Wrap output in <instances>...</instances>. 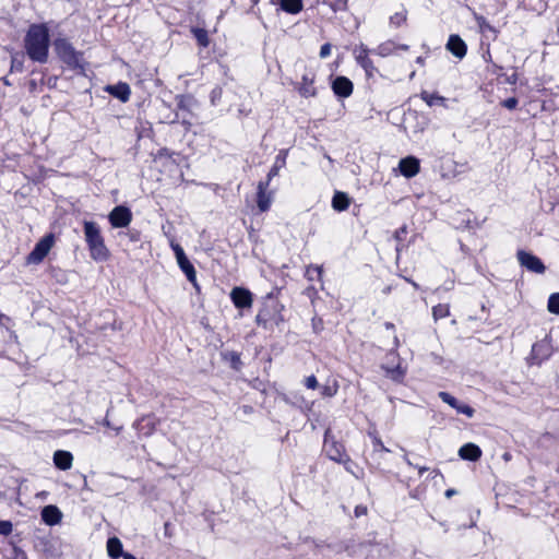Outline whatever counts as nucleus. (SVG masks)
<instances>
[{
  "mask_svg": "<svg viewBox=\"0 0 559 559\" xmlns=\"http://www.w3.org/2000/svg\"><path fill=\"white\" fill-rule=\"evenodd\" d=\"M24 48L28 58L46 63L49 53V29L46 24H32L24 37Z\"/></svg>",
  "mask_w": 559,
  "mask_h": 559,
  "instance_id": "f257e3e1",
  "label": "nucleus"
},
{
  "mask_svg": "<svg viewBox=\"0 0 559 559\" xmlns=\"http://www.w3.org/2000/svg\"><path fill=\"white\" fill-rule=\"evenodd\" d=\"M83 230L91 258L96 262L106 261L110 253L105 245V240L98 224L95 222L85 221L83 224Z\"/></svg>",
  "mask_w": 559,
  "mask_h": 559,
  "instance_id": "f03ea898",
  "label": "nucleus"
},
{
  "mask_svg": "<svg viewBox=\"0 0 559 559\" xmlns=\"http://www.w3.org/2000/svg\"><path fill=\"white\" fill-rule=\"evenodd\" d=\"M283 308V305H281L277 299L272 296H267L255 317L257 324L262 325L263 328H267L269 323L278 325L284 321L282 314Z\"/></svg>",
  "mask_w": 559,
  "mask_h": 559,
  "instance_id": "7ed1b4c3",
  "label": "nucleus"
},
{
  "mask_svg": "<svg viewBox=\"0 0 559 559\" xmlns=\"http://www.w3.org/2000/svg\"><path fill=\"white\" fill-rule=\"evenodd\" d=\"M323 451L330 460L336 463H350V457L346 453L344 444L335 439L330 428L324 432Z\"/></svg>",
  "mask_w": 559,
  "mask_h": 559,
  "instance_id": "20e7f679",
  "label": "nucleus"
},
{
  "mask_svg": "<svg viewBox=\"0 0 559 559\" xmlns=\"http://www.w3.org/2000/svg\"><path fill=\"white\" fill-rule=\"evenodd\" d=\"M58 57L69 67L76 68L80 66L81 53L78 52L72 44L66 38H58L53 43Z\"/></svg>",
  "mask_w": 559,
  "mask_h": 559,
  "instance_id": "39448f33",
  "label": "nucleus"
},
{
  "mask_svg": "<svg viewBox=\"0 0 559 559\" xmlns=\"http://www.w3.org/2000/svg\"><path fill=\"white\" fill-rule=\"evenodd\" d=\"M55 242V236L48 234L44 236L26 257L27 264H39L47 257Z\"/></svg>",
  "mask_w": 559,
  "mask_h": 559,
  "instance_id": "423d86ee",
  "label": "nucleus"
},
{
  "mask_svg": "<svg viewBox=\"0 0 559 559\" xmlns=\"http://www.w3.org/2000/svg\"><path fill=\"white\" fill-rule=\"evenodd\" d=\"M370 53H372L371 49H369L366 45L360 44L356 46L354 49V56L357 64L361 67L366 73L368 79L374 78L376 74L379 73V70L373 64V61L370 59Z\"/></svg>",
  "mask_w": 559,
  "mask_h": 559,
  "instance_id": "0eeeda50",
  "label": "nucleus"
},
{
  "mask_svg": "<svg viewBox=\"0 0 559 559\" xmlns=\"http://www.w3.org/2000/svg\"><path fill=\"white\" fill-rule=\"evenodd\" d=\"M516 258L520 265L532 273L543 274L546 270L545 264L538 257L525 250H519L516 253Z\"/></svg>",
  "mask_w": 559,
  "mask_h": 559,
  "instance_id": "6e6552de",
  "label": "nucleus"
},
{
  "mask_svg": "<svg viewBox=\"0 0 559 559\" xmlns=\"http://www.w3.org/2000/svg\"><path fill=\"white\" fill-rule=\"evenodd\" d=\"M110 225L114 228L127 227L132 221V213L129 207L118 205L112 209L108 215Z\"/></svg>",
  "mask_w": 559,
  "mask_h": 559,
  "instance_id": "1a4fd4ad",
  "label": "nucleus"
},
{
  "mask_svg": "<svg viewBox=\"0 0 559 559\" xmlns=\"http://www.w3.org/2000/svg\"><path fill=\"white\" fill-rule=\"evenodd\" d=\"M230 299L238 309H249L253 302L252 293L243 287H234L230 292Z\"/></svg>",
  "mask_w": 559,
  "mask_h": 559,
  "instance_id": "9d476101",
  "label": "nucleus"
},
{
  "mask_svg": "<svg viewBox=\"0 0 559 559\" xmlns=\"http://www.w3.org/2000/svg\"><path fill=\"white\" fill-rule=\"evenodd\" d=\"M438 396L440 397V400L442 402L450 405L459 414H463V415L467 416L468 418H472L474 416L475 409L472 406L461 403L456 397H454L450 393L441 391L438 393Z\"/></svg>",
  "mask_w": 559,
  "mask_h": 559,
  "instance_id": "9b49d317",
  "label": "nucleus"
},
{
  "mask_svg": "<svg viewBox=\"0 0 559 559\" xmlns=\"http://www.w3.org/2000/svg\"><path fill=\"white\" fill-rule=\"evenodd\" d=\"M353 82L346 76H336L332 82V91L337 97L347 98L353 94Z\"/></svg>",
  "mask_w": 559,
  "mask_h": 559,
  "instance_id": "f8f14e48",
  "label": "nucleus"
},
{
  "mask_svg": "<svg viewBox=\"0 0 559 559\" xmlns=\"http://www.w3.org/2000/svg\"><path fill=\"white\" fill-rule=\"evenodd\" d=\"M269 180L260 181L257 187V204L261 212H265L270 209L272 203V195L267 192Z\"/></svg>",
  "mask_w": 559,
  "mask_h": 559,
  "instance_id": "ddd939ff",
  "label": "nucleus"
},
{
  "mask_svg": "<svg viewBox=\"0 0 559 559\" xmlns=\"http://www.w3.org/2000/svg\"><path fill=\"white\" fill-rule=\"evenodd\" d=\"M399 169L404 177L412 178L420 170L419 159L414 156L404 157L399 163Z\"/></svg>",
  "mask_w": 559,
  "mask_h": 559,
  "instance_id": "4468645a",
  "label": "nucleus"
},
{
  "mask_svg": "<svg viewBox=\"0 0 559 559\" xmlns=\"http://www.w3.org/2000/svg\"><path fill=\"white\" fill-rule=\"evenodd\" d=\"M178 266L185 273L187 280L193 285L197 292H200V285L197 281V272L193 264L187 255L177 259Z\"/></svg>",
  "mask_w": 559,
  "mask_h": 559,
  "instance_id": "2eb2a0df",
  "label": "nucleus"
},
{
  "mask_svg": "<svg viewBox=\"0 0 559 559\" xmlns=\"http://www.w3.org/2000/svg\"><path fill=\"white\" fill-rule=\"evenodd\" d=\"M447 49L456 58L462 59L467 52V46L465 41L456 34L450 35Z\"/></svg>",
  "mask_w": 559,
  "mask_h": 559,
  "instance_id": "dca6fc26",
  "label": "nucleus"
},
{
  "mask_svg": "<svg viewBox=\"0 0 559 559\" xmlns=\"http://www.w3.org/2000/svg\"><path fill=\"white\" fill-rule=\"evenodd\" d=\"M301 97L309 98L317 96V88L314 87V74L306 73L301 78V82L297 87Z\"/></svg>",
  "mask_w": 559,
  "mask_h": 559,
  "instance_id": "f3484780",
  "label": "nucleus"
},
{
  "mask_svg": "<svg viewBox=\"0 0 559 559\" xmlns=\"http://www.w3.org/2000/svg\"><path fill=\"white\" fill-rule=\"evenodd\" d=\"M177 112H188L193 116V110L198 107V100L190 94L176 96Z\"/></svg>",
  "mask_w": 559,
  "mask_h": 559,
  "instance_id": "a211bd4d",
  "label": "nucleus"
},
{
  "mask_svg": "<svg viewBox=\"0 0 559 559\" xmlns=\"http://www.w3.org/2000/svg\"><path fill=\"white\" fill-rule=\"evenodd\" d=\"M105 91L122 103L128 102L131 95L130 86L124 82H119L114 85H107Z\"/></svg>",
  "mask_w": 559,
  "mask_h": 559,
  "instance_id": "6ab92c4d",
  "label": "nucleus"
},
{
  "mask_svg": "<svg viewBox=\"0 0 559 559\" xmlns=\"http://www.w3.org/2000/svg\"><path fill=\"white\" fill-rule=\"evenodd\" d=\"M40 515L43 522L50 526L59 524L62 519L61 511L53 504L44 507L41 509Z\"/></svg>",
  "mask_w": 559,
  "mask_h": 559,
  "instance_id": "aec40b11",
  "label": "nucleus"
},
{
  "mask_svg": "<svg viewBox=\"0 0 559 559\" xmlns=\"http://www.w3.org/2000/svg\"><path fill=\"white\" fill-rule=\"evenodd\" d=\"M459 455L463 460L476 462L481 456V450L475 443H465L460 448Z\"/></svg>",
  "mask_w": 559,
  "mask_h": 559,
  "instance_id": "412c9836",
  "label": "nucleus"
},
{
  "mask_svg": "<svg viewBox=\"0 0 559 559\" xmlns=\"http://www.w3.org/2000/svg\"><path fill=\"white\" fill-rule=\"evenodd\" d=\"M550 356V346L547 343H536L532 347L531 359L534 364H542Z\"/></svg>",
  "mask_w": 559,
  "mask_h": 559,
  "instance_id": "4be33fe9",
  "label": "nucleus"
},
{
  "mask_svg": "<svg viewBox=\"0 0 559 559\" xmlns=\"http://www.w3.org/2000/svg\"><path fill=\"white\" fill-rule=\"evenodd\" d=\"M73 462V455L69 451L57 450L53 453V464L61 471L71 468Z\"/></svg>",
  "mask_w": 559,
  "mask_h": 559,
  "instance_id": "5701e85b",
  "label": "nucleus"
},
{
  "mask_svg": "<svg viewBox=\"0 0 559 559\" xmlns=\"http://www.w3.org/2000/svg\"><path fill=\"white\" fill-rule=\"evenodd\" d=\"M350 199L347 193L336 191L332 198V207L337 212H343L348 209Z\"/></svg>",
  "mask_w": 559,
  "mask_h": 559,
  "instance_id": "b1692460",
  "label": "nucleus"
},
{
  "mask_svg": "<svg viewBox=\"0 0 559 559\" xmlns=\"http://www.w3.org/2000/svg\"><path fill=\"white\" fill-rule=\"evenodd\" d=\"M522 7L526 11L540 15L547 10L548 3L546 0H522Z\"/></svg>",
  "mask_w": 559,
  "mask_h": 559,
  "instance_id": "393cba45",
  "label": "nucleus"
},
{
  "mask_svg": "<svg viewBox=\"0 0 559 559\" xmlns=\"http://www.w3.org/2000/svg\"><path fill=\"white\" fill-rule=\"evenodd\" d=\"M280 8L288 14H298L304 9L302 0H280Z\"/></svg>",
  "mask_w": 559,
  "mask_h": 559,
  "instance_id": "a878e982",
  "label": "nucleus"
},
{
  "mask_svg": "<svg viewBox=\"0 0 559 559\" xmlns=\"http://www.w3.org/2000/svg\"><path fill=\"white\" fill-rule=\"evenodd\" d=\"M420 98L429 106V107H433V106H442V107H445L447 106V98L435 93V94H431L427 91H423L420 93Z\"/></svg>",
  "mask_w": 559,
  "mask_h": 559,
  "instance_id": "bb28decb",
  "label": "nucleus"
},
{
  "mask_svg": "<svg viewBox=\"0 0 559 559\" xmlns=\"http://www.w3.org/2000/svg\"><path fill=\"white\" fill-rule=\"evenodd\" d=\"M107 551L109 557L118 559L123 554L122 543L117 537H111L107 540Z\"/></svg>",
  "mask_w": 559,
  "mask_h": 559,
  "instance_id": "cd10ccee",
  "label": "nucleus"
},
{
  "mask_svg": "<svg viewBox=\"0 0 559 559\" xmlns=\"http://www.w3.org/2000/svg\"><path fill=\"white\" fill-rule=\"evenodd\" d=\"M286 151H281L280 154L276 156L274 165L271 167L266 180L271 182V180L278 175V171L282 167L286 164Z\"/></svg>",
  "mask_w": 559,
  "mask_h": 559,
  "instance_id": "c85d7f7f",
  "label": "nucleus"
},
{
  "mask_svg": "<svg viewBox=\"0 0 559 559\" xmlns=\"http://www.w3.org/2000/svg\"><path fill=\"white\" fill-rule=\"evenodd\" d=\"M396 44L393 40H386L381 43L377 48L371 49L373 55H378L380 57H388L395 52Z\"/></svg>",
  "mask_w": 559,
  "mask_h": 559,
  "instance_id": "c756f323",
  "label": "nucleus"
},
{
  "mask_svg": "<svg viewBox=\"0 0 559 559\" xmlns=\"http://www.w3.org/2000/svg\"><path fill=\"white\" fill-rule=\"evenodd\" d=\"M369 437L372 441L373 455H377L380 459L382 453L390 452V449L383 444L377 432H369Z\"/></svg>",
  "mask_w": 559,
  "mask_h": 559,
  "instance_id": "7c9ffc66",
  "label": "nucleus"
},
{
  "mask_svg": "<svg viewBox=\"0 0 559 559\" xmlns=\"http://www.w3.org/2000/svg\"><path fill=\"white\" fill-rule=\"evenodd\" d=\"M191 33L199 46L206 48L210 45L207 31L200 27H192Z\"/></svg>",
  "mask_w": 559,
  "mask_h": 559,
  "instance_id": "2f4dec72",
  "label": "nucleus"
},
{
  "mask_svg": "<svg viewBox=\"0 0 559 559\" xmlns=\"http://www.w3.org/2000/svg\"><path fill=\"white\" fill-rule=\"evenodd\" d=\"M10 323H11V318L10 317H8L5 314H0V325L5 331L4 332V338L8 336L9 337V342L16 343L17 342V335L15 334L14 331H12L9 328Z\"/></svg>",
  "mask_w": 559,
  "mask_h": 559,
  "instance_id": "473e14b6",
  "label": "nucleus"
},
{
  "mask_svg": "<svg viewBox=\"0 0 559 559\" xmlns=\"http://www.w3.org/2000/svg\"><path fill=\"white\" fill-rule=\"evenodd\" d=\"M450 316V306L448 304H438L432 307V317L435 321L444 319Z\"/></svg>",
  "mask_w": 559,
  "mask_h": 559,
  "instance_id": "72a5a7b5",
  "label": "nucleus"
},
{
  "mask_svg": "<svg viewBox=\"0 0 559 559\" xmlns=\"http://www.w3.org/2000/svg\"><path fill=\"white\" fill-rule=\"evenodd\" d=\"M188 112H176L175 118L170 121L171 123L180 122L186 130H189L192 127V118Z\"/></svg>",
  "mask_w": 559,
  "mask_h": 559,
  "instance_id": "f704fd0d",
  "label": "nucleus"
},
{
  "mask_svg": "<svg viewBox=\"0 0 559 559\" xmlns=\"http://www.w3.org/2000/svg\"><path fill=\"white\" fill-rule=\"evenodd\" d=\"M547 308L549 312L559 314V293H555L549 296Z\"/></svg>",
  "mask_w": 559,
  "mask_h": 559,
  "instance_id": "c9c22d12",
  "label": "nucleus"
},
{
  "mask_svg": "<svg viewBox=\"0 0 559 559\" xmlns=\"http://www.w3.org/2000/svg\"><path fill=\"white\" fill-rule=\"evenodd\" d=\"M334 12L345 11L347 9V0H323Z\"/></svg>",
  "mask_w": 559,
  "mask_h": 559,
  "instance_id": "e433bc0d",
  "label": "nucleus"
},
{
  "mask_svg": "<svg viewBox=\"0 0 559 559\" xmlns=\"http://www.w3.org/2000/svg\"><path fill=\"white\" fill-rule=\"evenodd\" d=\"M406 11L396 12L390 17V24L394 27H400L406 22Z\"/></svg>",
  "mask_w": 559,
  "mask_h": 559,
  "instance_id": "4c0bfd02",
  "label": "nucleus"
},
{
  "mask_svg": "<svg viewBox=\"0 0 559 559\" xmlns=\"http://www.w3.org/2000/svg\"><path fill=\"white\" fill-rule=\"evenodd\" d=\"M386 374L394 381H402L404 378V371L401 369L400 366L395 368H388Z\"/></svg>",
  "mask_w": 559,
  "mask_h": 559,
  "instance_id": "58836bf2",
  "label": "nucleus"
},
{
  "mask_svg": "<svg viewBox=\"0 0 559 559\" xmlns=\"http://www.w3.org/2000/svg\"><path fill=\"white\" fill-rule=\"evenodd\" d=\"M222 95L223 88L221 86H215L210 94L211 104L216 106L219 103Z\"/></svg>",
  "mask_w": 559,
  "mask_h": 559,
  "instance_id": "ea45409f",
  "label": "nucleus"
},
{
  "mask_svg": "<svg viewBox=\"0 0 559 559\" xmlns=\"http://www.w3.org/2000/svg\"><path fill=\"white\" fill-rule=\"evenodd\" d=\"M13 531V524L8 520H0V535L9 536Z\"/></svg>",
  "mask_w": 559,
  "mask_h": 559,
  "instance_id": "a19ab883",
  "label": "nucleus"
},
{
  "mask_svg": "<svg viewBox=\"0 0 559 559\" xmlns=\"http://www.w3.org/2000/svg\"><path fill=\"white\" fill-rule=\"evenodd\" d=\"M322 274V269L320 266H311L306 271V276L309 281H313L314 278H320Z\"/></svg>",
  "mask_w": 559,
  "mask_h": 559,
  "instance_id": "79ce46f5",
  "label": "nucleus"
},
{
  "mask_svg": "<svg viewBox=\"0 0 559 559\" xmlns=\"http://www.w3.org/2000/svg\"><path fill=\"white\" fill-rule=\"evenodd\" d=\"M227 357L229 358V361L231 364V367L236 370H239L240 366H241V359H240V355L236 352H230Z\"/></svg>",
  "mask_w": 559,
  "mask_h": 559,
  "instance_id": "37998d69",
  "label": "nucleus"
},
{
  "mask_svg": "<svg viewBox=\"0 0 559 559\" xmlns=\"http://www.w3.org/2000/svg\"><path fill=\"white\" fill-rule=\"evenodd\" d=\"M337 389H338L337 384L323 385L321 388V394L326 397H332L337 393Z\"/></svg>",
  "mask_w": 559,
  "mask_h": 559,
  "instance_id": "c03bdc74",
  "label": "nucleus"
},
{
  "mask_svg": "<svg viewBox=\"0 0 559 559\" xmlns=\"http://www.w3.org/2000/svg\"><path fill=\"white\" fill-rule=\"evenodd\" d=\"M311 326L316 334H319L323 330V320L320 317H313L311 320Z\"/></svg>",
  "mask_w": 559,
  "mask_h": 559,
  "instance_id": "a18cd8bd",
  "label": "nucleus"
},
{
  "mask_svg": "<svg viewBox=\"0 0 559 559\" xmlns=\"http://www.w3.org/2000/svg\"><path fill=\"white\" fill-rule=\"evenodd\" d=\"M518 104L519 100L515 97H509L501 103V105L509 110L515 109Z\"/></svg>",
  "mask_w": 559,
  "mask_h": 559,
  "instance_id": "49530a36",
  "label": "nucleus"
},
{
  "mask_svg": "<svg viewBox=\"0 0 559 559\" xmlns=\"http://www.w3.org/2000/svg\"><path fill=\"white\" fill-rule=\"evenodd\" d=\"M170 247H171V249H173V251L175 253L176 260L186 255L182 247L179 243H177L175 241H171L170 242Z\"/></svg>",
  "mask_w": 559,
  "mask_h": 559,
  "instance_id": "de8ad7c7",
  "label": "nucleus"
},
{
  "mask_svg": "<svg viewBox=\"0 0 559 559\" xmlns=\"http://www.w3.org/2000/svg\"><path fill=\"white\" fill-rule=\"evenodd\" d=\"M305 385L308 389L314 390L318 386V380L316 376L311 374L305 379Z\"/></svg>",
  "mask_w": 559,
  "mask_h": 559,
  "instance_id": "09e8293b",
  "label": "nucleus"
},
{
  "mask_svg": "<svg viewBox=\"0 0 559 559\" xmlns=\"http://www.w3.org/2000/svg\"><path fill=\"white\" fill-rule=\"evenodd\" d=\"M331 48H332L331 44H329V43L322 45L320 48V52H319L320 58H322V59L328 58L331 55Z\"/></svg>",
  "mask_w": 559,
  "mask_h": 559,
  "instance_id": "8fccbe9b",
  "label": "nucleus"
},
{
  "mask_svg": "<svg viewBox=\"0 0 559 559\" xmlns=\"http://www.w3.org/2000/svg\"><path fill=\"white\" fill-rule=\"evenodd\" d=\"M504 76V83L510 85H515L518 83V74L516 72H513L511 75H503Z\"/></svg>",
  "mask_w": 559,
  "mask_h": 559,
  "instance_id": "3c124183",
  "label": "nucleus"
},
{
  "mask_svg": "<svg viewBox=\"0 0 559 559\" xmlns=\"http://www.w3.org/2000/svg\"><path fill=\"white\" fill-rule=\"evenodd\" d=\"M354 513H355L356 518L366 515L367 514V507L362 506V504H358V506H356V508L354 510Z\"/></svg>",
  "mask_w": 559,
  "mask_h": 559,
  "instance_id": "603ef678",
  "label": "nucleus"
},
{
  "mask_svg": "<svg viewBox=\"0 0 559 559\" xmlns=\"http://www.w3.org/2000/svg\"><path fill=\"white\" fill-rule=\"evenodd\" d=\"M503 68L501 66H498L496 63H492V70L491 72L496 74L497 76H502L504 73H502Z\"/></svg>",
  "mask_w": 559,
  "mask_h": 559,
  "instance_id": "864d4df0",
  "label": "nucleus"
},
{
  "mask_svg": "<svg viewBox=\"0 0 559 559\" xmlns=\"http://www.w3.org/2000/svg\"><path fill=\"white\" fill-rule=\"evenodd\" d=\"M250 1L252 2V7L250 8V10L248 12L253 13V14L258 15L259 19H261L259 10L258 11L255 10V7L258 5L260 0H250Z\"/></svg>",
  "mask_w": 559,
  "mask_h": 559,
  "instance_id": "5fc2aeb1",
  "label": "nucleus"
},
{
  "mask_svg": "<svg viewBox=\"0 0 559 559\" xmlns=\"http://www.w3.org/2000/svg\"><path fill=\"white\" fill-rule=\"evenodd\" d=\"M144 421H147V426H151L148 431L146 432L147 435H150L154 430V424L152 423L151 417H143L140 423Z\"/></svg>",
  "mask_w": 559,
  "mask_h": 559,
  "instance_id": "6e6d98bb",
  "label": "nucleus"
},
{
  "mask_svg": "<svg viewBox=\"0 0 559 559\" xmlns=\"http://www.w3.org/2000/svg\"><path fill=\"white\" fill-rule=\"evenodd\" d=\"M405 234H406V227L404 226V227H401L400 229H397V230L395 231V237H396L397 239H401V238H402V235H405Z\"/></svg>",
  "mask_w": 559,
  "mask_h": 559,
  "instance_id": "4d7b16f0",
  "label": "nucleus"
},
{
  "mask_svg": "<svg viewBox=\"0 0 559 559\" xmlns=\"http://www.w3.org/2000/svg\"><path fill=\"white\" fill-rule=\"evenodd\" d=\"M14 69H15V70H19V71H21V70H22V63L16 62V60H15V59H13V60H12V70H14Z\"/></svg>",
  "mask_w": 559,
  "mask_h": 559,
  "instance_id": "13d9d810",
  "label": "nucleus"
},
{
  "mask_svg": "<svg viewBox=\"0 0 559 559\" xmlns=\"http://www.w3.org/2000/svg\"><path fill=\"white\" fill-rule=\"evenodd\" d=\"M169 527H170V524H169L168 522H166V523L164 524L165 535H166V536H170V533H169V532H170V528H169Z\"/></svg>",
  "mask_w": 559,
  "mask_h": 559,
  "instance_id": "bf43d9fd",
  "label": "nucleus"
},
{
  "mask_svg": "<svg viewBox=\"0 0 559 559\" xmlns=\"http://www.w3.org/2000/svg\"><path fill=\"white\" fill-rule=\"evenodd\" d=\"M121 556L123 557V559H135V557L129 552H123Z\"/></svg>",
  "mask_w": 559,
  "mask_h": 559,
  "instance_id": "052dcab7",
  "label": "nucleus"
},
{
  "mask_svg": "<svg viewBox=\"0 0 559 559\" xmlns=\"http://www.w3.org/2000/svg\"><path fill=\"white\" fill-rule=\"evenodd\" d=\"M454 493H455V490H454V489H448V490L445 491V497L450 498V497H452Z\"/></svg>",
  "mask_w": 559,
  "mask_h": 559,
  "instance_id": "680f3d73",
  "label": "nucleus"
},
{
  "mask_svg": "<svg viewBox=\"0 0 559 559\" xmlns=\"http://www.w3.org/2000/svg\"><path fill=\"white\" fill-rule=\"evenodd\" d=\"M396 46H397V47H396V50H397V49L408 50V46H407V45H405V44H401V45H397V44H396Z\"/></svg>",
  "mask_w": 559,
  "mask_h": 559,
  "instance_id": "e2e57ef3",
  "label": "nucleus"
},
{
  "mask_svg": "<svg viewBox=\"0 0 559 559\" xmlns=\"http://www.w3.org/2000/svg\"><path fill=\"white\" fill-rule=\"evenodd\" d=\"M352 464H353V462H352V461H350V463L343 464V465L345 466V469H346L347 472H349V473H353V471H352Z\"/></svg>",
  "mask_w": 559,
  "mask_h": 559,
  "instance_id": "0e129e2a",
  "label": "nucleus"
},
{
  "mask_svg": "<svg viewBox=\"0 0 559 559\" xmlns=\"http://www.w3.org/2000/svg\"><path fill=\"white\" fill-rule=\"evenodd\" d=\"M384 326H385V329H388V330H393V329H394V324H393L392 322H385V323H384Z\"/></svg>",
  "mask_w": 559,
  "mask_h": 559,
  "instance_id": "69168bd1",
  "label": "nucleus"
},
{
  "mask_svg": "<svg viewBox=\"0 0 559 559\" xmlns=\"http://www.w3.org/2000/svg\"><path fill=\"white\" fill-rule=\"evenodd\" d=\"M428 471V467L426 466H421V467H418V472H419V475L421 476L425 472Z\"/></svg>",
  "mask_w": 559,
  "mask_h": 559,
  "instance_id": "338daca9",
  "label": "nucleus"
},
{
  "mask_svg": "<svg viewBox=\"0 0 559 559\" xmlns=\"http://www.w3.org/2000/svg\"><path fill=\"white\" fill-rule=\"evenodd\" d=\"M103 425L108 427V428H111V425H110V421L108 420V418L104 419Z\"/></svg>",
  "mask_w": 559,
  "mask_h": 559,
  "instance_id": "774afa93",
  "label": "nucleus"
}]
</instances>
